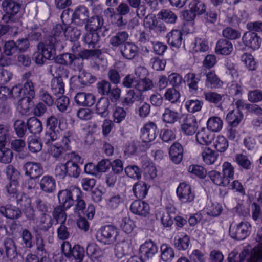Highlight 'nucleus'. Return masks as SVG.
Wrapping results in <instances>:
<instances>
[{
  "mask_svg": "<svg viewBox=\"0 0 262 262\" xmlns=\"http://www.w3.org/2000/svg\"><path fill=\"white\" fill-rule=\"evenodd\" d=\"M243 92V88L237 83H232L229 86L226 90V93L229 97H241Z\"/></svg>",
  "mask_w": 262,
  "mask_h": 262,
  "instance_id": "nucleus-60",
  "label": "nucleus"
},
{
  "mask_svg": "<svg viewBox=\"0 0 262 262\" xmlns=\"http://www.w3.org/2000/svg\"><path fill=\"white\" fill-rule=\"evenodd\" d=\"M158 252L157 245L151 240L146 241L140 247L139 252L141 258L148 259Z\"/></svg>",
  "mask_w": 262,
  "mask_h": 262,
  "instance_id": "nucleus-19",
  "label": "nucleus"
},
{
  "mask_svg": "<svg viewBox=\"0 0 262 262\" xmlns=\"http://www.w3.org/2000/svg\"><path fill=\"white\" fill-rule=\"evenodd\" d=\"M189 7L196 15H201L206 11V6L200 0L191 1Z\"/></svg>",
  "mask_w": 262,
  "mask_h": 262,
  "instance_id": "nucleus-59",
  "label": "nucleus"
},
{
  "mask_svg": "<svg viewBox=\"0 0 262 262\" xmlns=\"http://www.w3.org/2000/svg\"><path fill=\"white\" fill-rule=\"evenodd\" d=\"M236 105L237 109L230 111L227 115L226 121L229 126L237 127L243 119V114L239 110L241 108H251L256 113H262V110L258 105L254 104H244L242 99H238Z\"/></svg>",
  "mask_w": 262,
  "mask_h": 262,
  "instance_id": "nucleus-3",
  "label": "nucleus"
},
{
  "mask_svg": "<svg viewBox=\"0 0 262 262\" xmlns=\"http://www.w3.org/2000/svg\"><path fill=\"white\" fill-rule=\"evenodd\" d=\"M39 226L43 231H48L53 225V220L48 214H42L39 217Z\"/></svg>",
  "mask_w": 262,
  "mask_h": 262,
  "instance_id": "nucleus-58",
  "label": "nucleus"
},
{
  "mask_svg": "<svg viewBox=\"0 0 262 262\" xmlns=\"http://www.w3.org/2000/svg\"><path fill=\"white\" fill-rule=\"evenodd\" d=\"M39 185L43 191L46 193H52L56 188V182L53 177L46 175L41 179Z\"/></svg>",
  "mask_w": 262,
  "mask_h": 262,
  "instance_id": "nucleus-28",
  "label": "nucleus"
},
{
  "mask_svg": "<svg viewBox=\"0 0 262 262\" xmlns=\"http://www.w3.org/2000/svg\"><path fill=\"white\" fill-rule=\"evenodd\" d=\"M0 214L7 219L16 220L22 215L21 210L11 204H6L0 206Z\"/></svg>",
  "mask_w": 262,
  "mask_h": 262,
  "instance_id": "nucleus-18",
  "label": "nucleus"
},
{
  "mask_svg": "<svg viewBox=\"0 0 262 262\" xmlns=\"http://www.w3.org/2000/svg\"><path fill=\"white\" fill-rule=\"evenodd\" d=\"M244 45L248 48L256 50L259 48L261 43V38L255 32L248 31L242 37Z\"/></svg>",
  "mask_w": 262,
  "mask_h": 262,
  "instance_id": "nucleus-15",
  "label": "nucleus"
},
{
  "mask_svg": "<svg viewBox=\"0 0 262 262\" xmlns=\"http://www.w3.org/2000/svg\"><path fill=\"white\" fill-rule=\"evenodd\" d=\"M157 17L158 19L169 24L175 23L177 19L175 13L169 9L161 10L157 14Z\"/></svg>",
  "mask_w": 262,
  "mask_h": 262,
  "instance_id": "nucleus-41",
  "label": "nucleus"
},
{
  "mask_svg": "<svg viewBox=\"0 0 262 262\" xmlns=\"http://www.w3.org/2000/svg\"><path fill=\"white\" fill-rule=\"evenodd\" d=\"M61 66L58 64L51 66V71L55 70L57 76L53 78L51 81V92L57 98H68L64 93V84L62 78V74L57 73V70L60 71Z\"/></svg>",
  "mask_w": 262,
  "mask_h": 262,
  "instance_id": "nucleus-8",
  "label": "nucleus"
},
{
  "mask_svg": "<svg viewBox=\"0 0 262 262\" xmlns=\"http://www.w3.org/2000/svg\"><path fill=\"white\" fill-rule=\"evenodd\" d=\"M28 130L32 134L40 133L42 130L41 122L35 117L30 118L27 121Z\"/></svg>",
  "mask_w": 262,
  "mask_h": 262,
  "instance_id": "nucleus-46",
  "label": "nucleus"
},
{
  "mask_svg": "<svg viewBox=\"0 0 262 262\" xmlns=\"http://www.w3.org/2000/svg\"><path fill=\"white\" fill-rule=\"evenodd\" d=\"M169 155L173 163L180 164L183 157V148L181 144L177 142L173 143L169 148Z\"/></svg>",
  "mask_w": 262,
  "mask_h": 262,
  "instance_id": "nucleus-22",
  "label": "nucleus"
},
{
  "mask_svg": "<svg viewBox=\"0 0 262 262\" xmlns=\"http://www.w3.org/2000/svg\"><path fill=\"white\" fill-rule=\"evenodd\" d=\"M68 57L70 59L69 62L74 65L77 64V67L74 68L75 71H78L80 73L78 77L76 76H72L70 80V88L72 89H76L78 88V84L76 82L80 83L82 85H88L93 83L96 81V78L92 75L90 73L86 72L82 69L83 64L82 62L78 59H75L72 60L71 54H65L63 57Z\"/></svg>",
  "mask_w": 262,
  "mask_h": 262,
  "instance_id": "nucleus-1",
  "label": "nucleus"
},
{
  "mask_svg": "<svg viewBox=\"0 0 262 262\" xmlns=\"http://www.w3.org/2000/svg\"><path fill=\"white\" fill-rule=\"evenodd\" d=\"M223 125V121L220 117L213 116L208 119L207 122V128L213 132H217L222 129Z\"/></svg>",
  "mask_w": 262,
  "mask_h": 262,
  "instance_id": "nucleus-43",
  "label": "nucleus"
},
{
  "mask_svg": "<svg viewBox=\"0 0 262 262\" xmlns=\"http://www.w3.org/2000/svg\"><path fill=\"white\" fill-rule=\"evenodd\" d=\"M188 171L191 174L201 179L205 178L207 174V171L202 166L199 165H191L188 169Z\"/></svg>",
  "mask_w": 262,
  "mask_h": 262,
  "instance_id": "nucleus-57",
  "label": "nucleus"
},
{
  "mask_svg": "<svg viewBox=\"0 0 262 262\" xmlns=\"http://www.w3.org/2000/svg\"><path fill=\"white\" fill-rule=\"evenodd\" d=\"M222 172L223 176L225 177L226 181H227L229 185L231 180L234 179L235 172L234 166L231 163L227 161L225 162L222 165Z\"/></svg>",
  "mask_w": 262,
  "mask_h": 262,
  "instance_id": "nucleus-44",
  "label": "nucleus"
},
{
  "mask_svg": "<svg viewBox=\"0 0 262 262\" xmlns=\"http://www.w3.org/2000/svg\"><path fill=\"white\" fill-rule=\"evenodd\" d=\"M206 83L215 89L220 88L223 85V82L218 78L214 71H210L206 74Z\"/></svg>",
  "mask_w": 262,
  "mask_h": 262,
  "instance_id": "nucleus-52",
  "label": "nucleus"
},
{
  "mask_svg": "<svg viewBox=\"0 0 262 262\" xmlns=\"http://www.w3.org/2000/svg\"><path fill=\"white\" fill-rule=\"evenodd\" d=\"M7 197L10 201L16 200L17 204L21 200V195L18 192L16 186L10 184L7 186Z\"/></svg>",
  "mask_w": 262,
  "mask_h": 262,
  "instance_id": "nucleus-55",
  "label": "nucleus"
},
{
  "mask_svg": "<svg viewBox=\"0 0 262 262\" xmlns=\"http://www.w3.org/2000/svg\"><path fill=\"white\" fill-rule=\"evenodd\" d=\"M232 50V43L226 39H220L216 42L215 51L217 54L228 55Z\"/></svg>",
  "mask_w": 262,
  "mask_h": 262,
  "instance_id": "nucleus-26",
  "label": "nucleus"
},
{
  "mask_svg": "<svg viewBox=\"0 0 262 262\" xmlns=\"http://www.w3.org/2000/svg\"><path fill=\"white\" fill-rule=\"evenodd\" d=\"M122 56L127 59H133L138 53V47L134 43L127 42L121 50Z\"/></svg>",
  "mask_w": 262,
  "mask_h": 262,
  "instance_id": "nucleus-34",
  "label": "nucleus"
},
{
  "mask_svg": "<svg viewBox=\"0 0 262 262\" xmlns=\"http://www.w3.org/2000/svg\"><path fill=\"white\" fill-rule=\"evenodd\" d=\"M89 10L83 5L77 6L73 14L72 20L78 25H82L84 21L88 19Z\"/></svg>",
  "mask_w": 262,
  "mask_h": 262,
  "instance_id": "nucleus-23",
  "label": "nucleus"
},
{
  "mask_svg": "<svg viewBox=\"0 0 262 262\" xmlns=\"http://www.w3.org/2000/svg\"><path fill=\"white\" fill-rule=\"evenodd\" d=\"M98 92L104 96H107L110 98H119L121 90L115 86L111 87L110 83L106 81H102L98 84Z\"/></svg>",
  "mask_w": 262,
  "mask_h": 262,
  "instance_id": "nucleus-16",
  "label": "nucleus"
},
{
  "mask_svg": "<svg viewBox=\"0 0 262 262\" xmlns=\"http://www.w3.org/2000/svg\"><path fill=\"white\" fill-rule=\"evenodd\" d=\"M109 104V99H98L96 105L98 113L101 116H106L108 114Z\"/></svg>",
  "mask_w": 262,
  "mask_h": 262,
  "instance_id": "nucleus-61",
  "label": "nucleus"
},
{
  "mask_svg": "<svg viewBox=\"0 0 262 262\" xmlns=\"http://www.w3.org/2000/svg\"><path fill=\"white\" fill-rule=\"evenodd\" d=\"M182 80V76L176 73H172L168 76L169 83L173 86V88H169L166 90L164 94L165 98H180V93L175 87L179 86Z\"/></svg>",
  "mask_w": 262,
  "mask_h": 262,
  "instance_id": "nucleus-13",
  "label": "nucleus"
},
{
  "mask_svg": "<svg viewBox=\"0 0 262 262\" xmlns=\"http://www.w3.org/2000/svg\"><path fill=\"white\" fill-rule=\"evenodd\" d=\"M251 226L246 221L241 222L235 227L230 226L229 234L234 239L243 240L245 239L250 233Z\"/></svg>",
  "mask_w": 262,
  "mask_h": 262,
  "instance_id": "nucleus-10",
  "label": "nucleus"
},
{
  "mask_svg": "<svg viewBox=\"0 0 262 262\" xmlns=\"http://www.w3.org/2000/svg\"><path fill=\"white\" fill-rule=\"evenodd\" d=\"M130 209L133 213L145 217L147 216L150 212L149 204L141 200L134 201L130 205Z\"/></svg>",
  "mask_w": 262,
  "mask_h": 262,
  "instance_id": "nucleus-20",
  "label": "nucleus"
},
{
  "mask_svg": "<svg viewBox=\"0 0 262 262\" xmlns=\"http://www.w3.org/2000/svg\"><path fill=\"white\" fill-rule=\"evenodd\" d=\"M214 147L220 152H224L229 147L228 140L222 135H218L215 139Z\"/></svg>",
  "mask_w": 262,
  "mask_h": 262,
  "instance_id": "nucleus-51",
  "label": "nucleus"
},
{
  "mask_svg": "<svg viewBox=\"0 0 262 262\" xmlns=\"http://www.w3.org/2000/svg\"><path fill=\"white\" fill-rule=\"evenodd\" d=\"M241 60L249 71H254L256 69V62L251 54L244 53L241 56Z\"/></svg>",
  "mask_w": 262,
  "mask_h": 262,
  "instance_id": "nucleus-49",
  "label": "nucleus"
},
{
  "mask_svg": "<svg viewBox=\"0 0 262 262\" xmlns=\"http://www.w3.org/2000/svg\"><path fill=\"white\" fill-rule=\"evenodd\" d=\"M63 48L61 38H57L55 34L49 36L43 42H40L37 46V49L40 51L48 60L54 59L56 55V50Z\"/></svg>",
  "mask_w": 262,
  "mask_h": 262,
  "instance_id": "nucleus-4",
  "label": "nucleus"
},
{
  "mask_svg": "<svg viewBox=\"0 0 262 262\" xmlns=\"http://www.w3.org/2000/svg\"><path fill=\"white\" fill-rule=\"evenodd\" d=\"M118 230L114 226L107 225L101 227L96 235L97 240L105 245L114 244L118 236Z\"/></svg>",
  "mask_w": 262,
  "mask_h": 262,
  "instance_id": "nucleus-6",
  "label": "nucleus"
},
{
  "mask_svg": "<svg viewBox=\"0 0 262 262\" xmlns=\"http://www.w3.org/2000/svg\"><path fill=\"white\" fill-rule=\"evenodd\" d=\"M153 87V82L149 78H145L137 80L135 88L129 90L127 92L128 96L131 98H141L142 93L149 90H151Z\"/></svg>",
  "mask_w": 262,
  "mask_h": 262,
  "instance_id": "nucleus-9",
  "label": "nucleus"
},
{
  "mask_svg": "<svg viewBox=\"0 0 262 262\" xmlns=\"http://www.w3.org/2000/svg\"><path fill=\"white\" fill-rule=\"evenodd\" d=\"M141 138L144 142H150L156 138L158 131L157 125L149 121L145 123L141 129Z\"/></svg>",
  "mask_w": 262,
  "mask_h": 262,
  "instance_id": "nucleus-14",
  "label": "nucleus"
},
{
  "mask_svg": "<svg viewBox=\"0 0 262 262\" xmlns=\"http://www.w3.org/2000/svg\"><path fill=\"white\" fill-rule=\"evenodd\" d=\"M119 226L122 230L127 234L130 233L135 227L133 221L127 216L123 217L119 221Z\"/></svg>",
  "mask_w": 262,
  "mask_h": 262,
  "instance_id": "nucleus-53",
  "label": "nucleus"
},
{
  "mask_svg": "<svg viewBox=\"0 0 262 262\" xmlns=\"http://www.w3.org/2000/svg\"><path fill=\"white\" fill-rule=\"evenodd\" d=\"M174 246L179 250H185L189 247L190 238L185 233H179L174 238Z\"/></svg>",
  "mask_w": 262,
  "mask_h": 262,
  "instance_id": "nucleus-29",
  "label": "nucleus"
},
{
  "mask_svg": "<svg viewBox=\"0 0 262 262\" xmlns=\"http://www.w3.org/2000/svg\"><path fill=\"white\" fill-rule=\"evenodd\" d=\"M234 161L238 165L239 167L243 168L244 169H250L252 167V162L249 157L243 154H237L235 155Z\"/></svg>",
  "mask_w": 262,
  "mask_h": 262,
  "instance_id": "nucleus-45",
  "label": "nucleus"
},
{
  "mask_svg": "<svg viewBox=\"0 0 262 262\" xmlns=\"http://www.w3.org/2000/svg\"><path fill=\"white\" fill-rule=\"evenodd\" d=\"M5 252L7 256L10 259L17 256L16 247L15 242L11 238H6L3 242Z\"/></svg>",
  "mask_w": 262,
  "mask_h": 262,
  "instance_id": "nucleus-36",
  "label": "nucleus"
},
{
  "mask_svg": "<svg viewBox=\"0 0 262 262\" xmlns=\"http://www.w3.org/2000/svg\"><path fill=\"white\" fill-rule=\"evenodd\" d=\"M86 252L87 254L93 260H97L103 255V251L101 248L95 243H91L88 245Z\"/></svg>",
  "mask_w": 262,
  "mask_h": 262,
  "instance_id": "nucleus-39",
  "label": "nucleus"
},
{
  "mask_svg": "<svg viewBox=\"0 0 262 262\" xmlns=\"http://www.w3.org/2000/svg\"><path fill=\"white\" fill-rule=\"evenodd\" d=\"M213 138V134H212L209 130L205 128H202L196 134L197 142L202 145H208L210 144Z\"/></svg>",
  "mask_w": 262,
  "mask_h": 262,
  "instance_id": "nucleus-30",
  "label": "nucleus"
},
{
  "mask_svg": "<svg viewBox=\"0 0 262 262\" xmlns=\"http://www.w3.org/2000/svg\"><path fill=\"white\" fill-rule=\"evenodd\" d=\"M104 20L102 17L95 15L88 19L85 24V29L88 32H96L100 29L103 25Z\"/></svg>",
  "mask_w": 262,
  "mask_h": 262,
  "instance_id": "nucleus-27",
  "label": "nucleus"
},
{
  "mask_svg": "<svg viewBox=\"0 0 262 262\" xmlns=\"http://www.w3.org/2000/svg\"><path fill=\"white\" fill-rule=\"evenodd\" d=\"M149 187L143 181L136 182L133 187L134 195L139 199H143L147 194Z\"/></svg>",
  "mask_w": 262,
  "mask_h": 262,
  "instance_id": "nucleus-32",
  "label": "nucleus"
},
{
  "mask_svg": "<svg viewBox=\"0 0 262 262\" xmlns=\"http://www.w3.org/2000/svg\"><path fill=\"white\" fill-rule=\"evenodd\" d=\"M78 195H81V190L77 187H73L60 191L58 194V198L60 205L67 209L73 205L75 198Z\"/></svg>",
  "mask_w": 262,
  "mask_h": 262,
  "instance_id": "nucleus-7",
  "label": "nucleus"
},
{
  "mask_svg": "<svg viewBox=\"0 0 262 262\" xmlns=\"http://www.w3.org/2000/svg\"><path fill=\"white\" fill-rule=\"evenodd\" d=\"M74 140V134L72 132L67 131L62 135L61 141L50 146V154L58 160L68 151L72 149L71 144Z\"/></svg>",
  "mask_w": 262,
  "mask_h": 262,
  "instance_id": "nucleus-2",
  "label": "nucleus"
},
{
  "mask_svg": "<svg viewBox=\"0 0 262 262\" xmlns=\"http://www.w3.org/2000/svg\"><path fill=\"white\" fill-rule=\"evenodd\" d=\"M128 38V34L126 31H121L117 33L110 39V44L113 47H117L124 43Z\"/></svg>",
  "mask_w": 262,
  "mask_h": 262,
  "instance_id": "nucleus-47",
  "label": "nucleus"
},
{
  "mask_svg": "<svg viewBox=\"0 0 262 262\" xmlns=\"http://www.w3.org/2000/svg\"><path fill=\"white\" fill-rule=\"evenodd\" d=\"M25 174L31 179H35L43 174V168L39 163L28 162L23 166Z\"/></svg>",
  "mask_w": 262,
  "mask_h": 262,
  "instance_id": "nucleus-17",
  "label": "nucleus"
},
{
  "mask_svg": "<svg viewBox=\"0 0 262 262\" xmlns=\"http://www.w3.org/2000/svg\"><path fill=\"white\" fill-rule=\"evenodd\" d=\"M123 203V199L119 193H114L106 200V207L109 209L114 210Z\"/></svg>",
  "mask_w": 262,
  "mask_h": 262,
  "instance_id": "nucleus-50",
  "label": "nucleus"
},
{
  "mask_svg": "<svg viewBox=\"0 0 262 262\" xmlns=\"http://www.w3.org/2000/svg\"><path fill=\"white\" fill-rule=\"evenodd\" d=\"M0 98H18V85L13 86L12 89L1 86Z\"/></svg>",
  "mask_w": 262,
  "mask_h": 262,
  "instance_id": "nucleus-48",
  "label": "nucleus"
},
{
  "mask_svg": "<svg viewBox=\"0 0 262 262\" xmlns=\"http://www.w3.org/2000/svg\"><path fill=\"white\" fill-rule=\"evenodd\" d=\"M166 38L167 43L173 50L179 49L182 45L183 33L179 30L173 29L167 34Z\"/></svg>",
  "mask_w": 262,
  "mask_h": 262,
  "instance_id": "nucleus-21",
  "label": "nucleus"
},
{
  "mask_svg": "<svg viewBox=\"0 0 262 262\" xmlns=\"http://www.w3.org/2000/svg\"><path fill=\"white\" fill-rule=\"evenodd\" d=\"M54 31L57 38H61L62 43L64 39L70 41H77L81 35L80 30L76 27L67 26L64 23L56 25Z\"/></svg>",
  "mask_w": 262,
  "mask_h": 262,
  "instance_id": "nucleus-5",
  "label": "nucleus"
},
{
  "mask_svg": "<svg viewBox=\"0 0 262 262\" xmlns=\"http://www.w3.org/2000/svg\"><path fill=\"white\" fill-rule=\"evenodd\" d=\"M208 176L210 181L216 185L222 187H227L229 185L225 177L219 171L216 170L210 171L208 172Z\"/></svg>",
  "mask_w": 262,
  "mask_h": 262,
  "instance_id": "nucleus-35",
  "label": "nucleus"
},
{
  "mask_svg": "<svg viewBox=\"0 0 262 262\" xmlns=\"http://www.w3.org/2000/svg\"><path fill=\"white\" fill-rule=\"evenodd\" d=\"M186 81L189 86V92L192 96L198 97L196 94L198 92V83L199 79L196 77L194 73H188L187 74Z\"/></svg>",
  "mask_w": 262,
  "mask_h": 262,
  "instance_id": "nucleus-40",
  "label": "nucleus"
},
{
  "mask_svg": "<svg viewBox=\"0 0 262 262\" xmlns=\"http://www.w3.org/2000/svg\"><path fill=\"white\" fill-rule=\"evenodd\" d=\"M160 258L164 262L171 261L174 257L173 249L166 244H163L160 247Z\"/></svg>",
  "mask_w": 262,
  "mask_h": 262,
  "instance_id": "nucleus-37",
  "label": "nucleus"
},
{
  "mask_svg": "<svg viewBox=\"0 0 262 262\" xmlns=\"http://www.w3.org/2000/svg\"><path fill=\"white\" fill-rule=\"evenodd\" d=\"M182 131L186 135H192L197 129L196 118L192 115L187 116L181 125Z\"/></svg>",
  "mask_w": 262,
  "mask_h": 262,
  "instance_id": "nucleus-24",
  "label": "nucleus"
},
{
  "mask_svg": "<svg viewBox=\"0 0 262 262\" xmlns=\"http://www.w3.org/2000/svg\"><path fill=\"white\" fill-rule=\"evenodd\" d=\"M58 123V120L55 116H51L48 119L47 126L49 129L46 132L43 138V141L46 144H50L59 137V133L55 130Z\"/></svg>",
  "mask_w": 262,
  "mask_h": 262,
  "instance_id": "nucleus-11",
  "label": "nucleus"
},
{
  "mask_svg": "<svg viewBox=\"0 0 262 262\" xmlns=\"http://www.w3.org/2000/svg\"><path fill=\"white\" fill-rule=\"evenodd\" d=\"M223 36L228 40H236L241 37V32L230 27H227L222 31Z\"/></svg>",
  "mask_w": 262,
  "mask_h": 262,
  "instance_id": "nucleus-54",
  "label": "nucleus"
},
{
  "mask_svg": "<svg viewBox=\"0 0 262 262\" xmlns=\"http://www.w3.org/2000/svg\"><path fill=\"white\" fill-rule=\"evenodd\" d=\"M13 156L12 151L8 148L0 146V162L9 163L11 162Z\"/></svg>",
  "mask_w": 262,
  "mask_h": 262,
  "instance_id": "nucleus-56",
  "label": "nucleus"
},
{
  "mask_svg": "<svg viewBox=\"0 0 262 262\" xmlns=\"http://www.w3.org/2000/svg\"><path fill=\"white\" fill-rule=\"evenodd\" d=\"M177 194L180 201L184 204L192 202L195 194L192 191L190 186L184 182L181 183L177 189Z\"/></svg>",
  "mask_w": 262,
  "mask_h": 262,
  "instance_id": "nucleus-12",
  "label": "nucleus"
},
{
  "mask_svg": "<svg viewBox=\"0 0 262 262\" xmlns=\"http://www.w3.org/2000/svg\"><path fill=\"white\" fill-rule=\"evenodd\" d=\"M35 91L33 83L30 80H27L23 87L18 86V98H34Z\"/></svg>",
  "mask_w": 262,
  "mask_h": 262,
  "instance_id": "nucleus-25",
  "label": "nucleus"
},
{
  "mask_svg": "<svg viewBox=\"0 0 262 262\" xmlns=\"http://www.w3.org/2000/svg\"><path fill=\"white\" fill-rule=\"evenodd\" d=\"M65 208L61 205H59L54 208L52 216L56 221V224H65L67 220V214Z\"/></svg>",
  "mask_w": 262,
  "mask_h": 262,
  "instance_id": "nucleus-42",
  "label": "nucleus"
},
{
  "mask_svg": "<svg viewBox=\"0 0 262 262\" xmlns=\"http://www.w3.org/2000/svg\"><path fill=\"white\" fill-rule=\"evenodd\" d=\"M100 40V36L96 32H86L82 37L83 41L86 45L89 48H94L98 43Z\"/></svg>",
  "mask_w": 262,
  "mask_h": 262,
  "instance_id": "nucleus-38",
  "label": "nucleus"
},
{
  "mask_svg": "<svg viewBox=\"0 0 262 262\" xmlns=\"http://www.w3.org/2000/svg\"><path fill=\"white\" fill-rule=\"evenodd\" d=\"M4 11L10 16L14 15L20 10V5L14 0H5L2 3Z\"/></svg>",
  "mask_w": 262,
  "mask_h": 262,
  "instance_id": "nucleus-33",
  "label": "nucleus"
},
{
  "mask_svg": "<svg viewBox=\"0 0 262 262\" xmlns=\"http://www.w3.org/2000/svg\"><path fill=\"white\" fill-rule=\"evenodd\" d=\"M66 165L67 167V175L74 178L79 177L80 173V169L77 164L75 163V162L67 161Z\"/></svg>",
  "mask_w": 262,
  "mask_h": 262,
  "instance_id": "nucleus-62",
  "label": "nucleus"
},
{
  "mask_svg": "<svg viewBox=\"0 0 262 262\" xmlns=\"http://www.w3.org/2000/svg\"><path fill=\"white\" fill-rule=\"evenodd\" d=\"M201 156L203 162L207 165H212L217 160L218 154L217 152L208 147L202 148Z\"/></svg>",
  "mask_w": 262,
  "mask_h": 262,
  "instance_id": "nucleus-31",
  "label": "nucleus"
},
{
  "mask_svg": "<svg viewBox=\"0 0 262 262\" xmlns=\"http://www.w3.org/2000/svg\"><path fill=\"white\" fill-rule=\"evenodd\" d=\"M126 174L134 179H139L141 177V172L139 168L136 165H129L124 169Z\"/></svg>",
  "mask_w": 262,
  "mask_h": 262,
  "instance_id": "nucleus-64",
  "label": "nucleus"
},
{
  "mask_svg": "<svg viewBox=\"0 0 262 262\" xmlns=\"http://www.w3.org/2000/svg\"><path fill=\"white\" fill-rule=\"evenodd\" d=\"M129 244L125 242L117 244L115 248V253L118 258H121L128 254Z\"/></svg>",
  "mask_w": 262,
  "mask_h": 262,
  "instance_id": "nucleus-63",
  "label": "nucleus"
}]
</instances>
